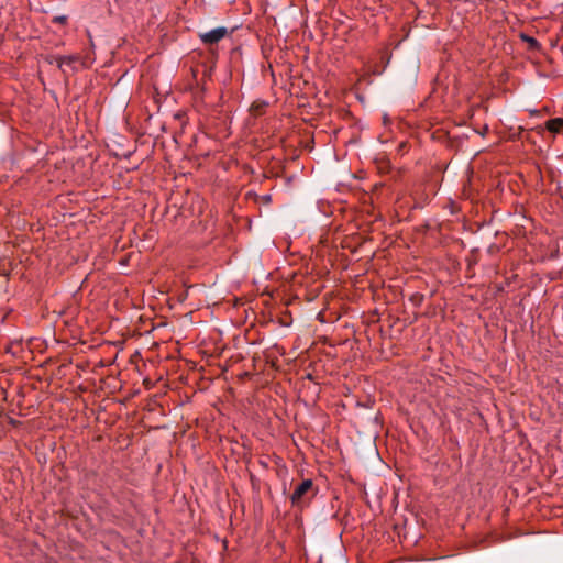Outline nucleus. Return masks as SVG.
Masks as SVG:
<instances>
[{"instance_id":"obj_1","label":"nucleus","mask_w":563,"mask_h":563,"mask_svg":"<svg viewBox=\"0 0 563 563\" xmlns=\"http://www.w3.org/2000/svg\"><path fill=\"white\" fill-rule=\"evenodd\" d=\"M312 479H303L294 490L290 496V501L295 507H302L309 501L314 493Z\"/></svg>"},{"instance_id":"obj_2","label":"nucleus","mask_w":563,"mask_h":563,"mask_svg":"<svg viewBox=\"0 0 563 563\" xmlns=\"http://www.w3.org/2000/svg\"><path fill=\"white\" fill-rule=\"evenodd\" d=\"M230 31L225 26H219L208 32H200L198 34L199 40L203 45H216L221 40L230 35Z\"/></svg>"},{"instance_id":"obj_3","label":"nucleus","mask_w":563,"mask_h":563,"mask_svg":"<svg viewBox=\"0 0 563 563\" xmlns=\"http://www.w3.org/2000/svg\"><path fill=\"white\" fill-rule=\"evenodd\" d=\"M78 60H79V57L76 55H67V56L58 55L55 57V62H56L58 68H63L64 66H67V67H70L74 69L75 68L74 64H76Z\"/></svg>"},{"instance_id":"obj_4","label":"nucleus","mask_w":563,"mask_h":563,"mask_svg":"<svg viewBox=\"0 0 563 563\" xmlns=\"http://www.w3.org/2000/svg\"><path fill=\"white\" fill-rule=\"evenodd\" d=\"M545 125L550 132L559 133L563 129V119L562 118L551 119L545 123Z\"/></svg>"},{"instance_id":"obj_5","label":"nucleus","mask_w":563,"mask_h":563,"mask_svg":"<svg viewBox=\"0 0 563 563\" xmlns=\"http://www.w3.org/2000/svg\"><path fill=\"white\" fill-rule=\"evenodd\" d=\"M67 20L68 18L66 15H57L53 19V22L57 24H66Z\"/></svg>"},{"instance_id":"obj_6","label":"nucleus","mask_w":563,"mask_h":563,"mask_svg":"<svg viewBox=\"0 0 563 563\" xmlns=\"http://www.w3.org/2000/svg\"><path fill=\"white\" fill-rule=\"evenodd\" d=\"M525 38H526V41H527L530 45H532V46L538 45V41H537V40H534L533 37L526 36Z\"/></svg>"}]
</instances>
